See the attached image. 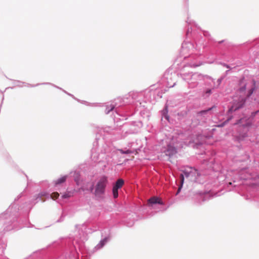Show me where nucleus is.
<instances>
[{"instance_id":"f03ea898","label":"nucleus","mask_w":259,"mask_h":259,"mask_svg":"<svg viewBox=\"0 0 259 259\" xmlns=\"http://www.w3.org/2000/svg\"><path fill=\"white\" fill-rule=\"evenodd\" d=\"M245 101L246 98L244 97H240L237 99H234L229 112H232L242 108L244 106Z\"/></svg>"},{"instance_id":"412c9836","label":"nucleus","mask_w":259,"mask_h":259,"mask_svg":"<svg viewBox=\"0 0 259 259\" xmlns=\"http://www.w3.org/2000/svg\"><path fill=\"white\" fill-rule=\"evenodd\" d=\"M252 81H253V84L254 85V84H255V82H254V80H253Z\"/></svg>"},{"instance_id":"f257e3e1","label":"nucleus","mask_w":259,"mask_h":259,"mask_svg":"<svg viewBox=\"0 0 259 259\" xmlns=\"http://www.w3.org/2000/svg\"><path fill=\"white\" fill-rule=\"evenodd\" d=\"M107 183V178L106 177H101L98 181L95 189L94 194L98 198H102L105 193V188Z\"/></svg>"},{"instance_id":"f8f14e48","label":"nucleus","mask_w":259,"mask_h":259,"mask_svg":"<svg viewBox=\"0 0 259 259\" xmlns=\"http://www.w3.org/2000/svg\"><path fill=\"white\" fill-rule=\"evenodd\" d=\"M114 106L113 105H110L109 107L107 106L106 109L105 110L106 114H108L110 111H112L114 109Z\"/></svg>"},{"instance_id":"1a4fd4ad","label":"nucleus","mask_w":259,"mask_h":259,"mask_svg":"<svg viewBox=\"0 0 259 259\" xmlns=\"http://www.w3.org/2000/svg\"><path fill=\"white\" fill-rule=\"evenodd\" d=\"M108 241L107 238H104L103 240H101L99 244L97 245L98 248H101L104 246V245L107 243Z\"/></svg>"},{"instance_id":"a211bd4d","label":"nucleus","mask_w":259,"mask_h":259,"mask_svg":"<svg viewBox=\"0 0 259 259\" xmlns=\"http://www.w3.org/2000/svg\"><path fill=\"white\" fill-rule=\"evenodd\" d=\"M184 174L186 177H188L190 175V173L187 171H184Z\"/></svg>"},{"instance_id":"20e7f679","label":"nucleus","mask_w":259,"mask_h":259,"mask_svg":"<svg viewBox=\"0 0 259 259\" xmlns=\"http://www.w3.org/2000/svg\"><path fill=\"white\" fill-rule=\"evenodd\" d=\"M177 152V151L176 147L171 145H168L166 149L164 151L165 155L168 156H172L176 154Z\"/></svg>"},{"instance_id":"7ed1b4c3","label":"nucleus","mask_w":259,"mask_h":259,"mask_svg":"<svg viewBox=\"0 0 259 259\" xmlns=\"http://www.w3.org/2000/svg\"><path fill=\"white\" fill-rule=\"evenodd\" d=\"M236 124H239L242 126L244 127H249L252 125L251 121L249 120V118L247 117H243L240 119L238 120L237 122L236 123Z\"/></svg>"},{"instance_id":"2eb2a0df","label":"nucleus","mask_w":259,"mask_h":259,"mask_svg":"<svg viewBox=\"0 0 259 259\" xmlns=\"http://www.w3.org/2000/svg\"><path fill=\"white\" fill-rule=\"evenodd\" d=\"M247 137V135L246 134H244L242 136H239L238 137V140L239 141H242L243 140H244V139L245 138H246Z\"/></svg>"},{"instance_id":"0eeeda50","label":"nucleus","mask_w":259,"mask_h":259,"mask_svg":"<svg viewBox=\"0 0 259 259\" xmlns=\"http://www.w3.org/2000/svg\"><path fill=\"white\" fill-rule=\"evenodd\" d=\"M148 202L151 204L159 203L161 204L160 199L157 197H153L148 200Z\"/></svg>"},{"instance_id":"f3484780","label":"nucleus","mask_w":259,"mask_h":259,"mask_svg":"<svg viewBox=\"0 0 259 259\" xmlns=\"http://www.w3.org/2000/svg\"><path fill=\"white\" fill-rule=\"evenodd\" d=\"M245 90H246V86H245V85H244L240 89V91L241 92H243L245 91Z\"/></svg>"},{"instance_id":"ddd939ff","label":"nucleus","mask_w":259,"mask_h":259,"mask_svg":"<svg viewBox=\"0 0 259 259\" xmlns=\"http://www.w3.org/2000/svg\"><path fill=\"white\" fill-rule=\"evenodd\" d=\"M59 196V194L58 192H53L51 195V197L52 199L55 200Z\"/></svg>"},{"instance_id":"6ab92c4d","label":"nucleus","mask_w":259,"mask_h":259,"mask_svg":"<svg viewBox=\"0 0 259 259\" xmlns=\"http://www.w3.org/2000/svg\"><path fill=\"white\" fill-rule=\"evenodd\" d=\"M210 109H210V108H209V109H208V110H202V111H200V112H199V113H200V114H203V113H206V112H207L208 111L210 110Z\"/></svg>"},{"instance_id":"39448f33","label":"nucleus","mask_w":259,"mask_h":259,"mask_svg":"<svg viewBox=\"0 0 259 259\" xmlns=\"http://www.w3.org/2000/svg\"><path fill=\"white\" fill-rule=\"evenodd\" d=\"M48 194L46 192H41L38 193L37 195L34 196L35 200L39 199L41 202H45L46 201V197H47Z\"/></svg>"},{"instance_id":"aec40b11","label":"nucleus","mask_w":259,"mask_h":259,"mask_svg":"<svg viewBox=\"0 0 259 259\" xmlns=\"http://www.w3.org/2000/svg\"><path fill=\"white\" fill-rule=\"evenodd\" d=\"M62 197L63 198H69L70 197V196L67 194H64L63 195H62Z\"/></svg>"},{"instance_id":"4468645a","label":"nucleus","mask_w":259,"mask_h":259,"mask_svg":"<svg viewBox=\"0 0 259 259\" xmlns=\"http://www.w3.org/2000/svg\"><path fill=\"white\" fill-rule=\"evenodd\" d=\"M119 151L122 154H130V153H133L132 151L131 150H127L126 151H123V150L120 149Z\"/></svg>"},{"instance_id":"9d476101","label":"nucleus","mask_w":259,"mask_h":259,"mask_svg":"<svg viewBox=\"0 0 259 259\" xmlns=\"http://www.w3.org/2000/svg\"><path fill=\"white\" fill-rule=\"evenodd\" d=\"M180 179H181V186L178 189V190L177 191V195L180 192V190H181V187H182V185L184 183V175L183 174H181L180 175Z\"/></svg>"},{"instance_id":"423d86ee","label":"nucleus","mask_w":259,"mask_h":259,"mask_svg":"<svg viewBox=\"0 0 259 259\" xmlns=\"http://www.w3.org/2000/svg\"><path fill=\"white\" fill-rule=\"evenodd\" d=\"M67 178V176H64L61 177L60 178L57 179L54 182L55 185L57 186L58 185H60L62 183H64L66 181Z\"/></svg>"},{"instance_id":"4be33fe9","label":"nucleus","mask_w":259,"mask_h":259,"mask_svg":"<svg viewBox=\"0 0 259 259\" xmlns=\"http://www.w3.org/2000/svg\"><path fill=\"white\" fill-rule=\"evenodd\" d=\"M223 125H218V126H223Z\"/></svg>"},{"instance_id":"dca6fc26","label":"nucleus","mask_w":259,"mask_h":259,"mask_svg":"<svg viewBox=\"0 0 259 259\" xmlns=\"http://www.w3.org/2000/svg\"><path fill=\"white\" fill-rule=\"evenodd\" d=\"M253 91L254 88H252L251 89H250L248 92L247 97H249L253 93Z\"/></svg>"},{"instance_id":"6e6552de","label":"nucleus","mask_w":259,"mask_h":259,"mask_svg":"<svg viewBox=\"0 0 259 259\" xmlns=\"http://www.w3.org/2000/svg\"><path fill=\"white\" fill-rule=\"evenodd\" d=\"M124 184V181L122 179H118L115 184L114 187L119 189L122 187Z\"/></svg>"},{"instance_id":"9b49d317","label":"nucleus","mask_w":259,"mask_h":259,"mask_svg":"<svg viewBox=\"0 0 259 259\" xmlns=\"http://www.w3.org/2000/svg\"><path fill=\"white\" fill-rule=\"evenodd\" d=\"M118 188H116L114 187L113 188L112 192H113V195L114 198H116L118 196Z\"/></svg>"}]
</instances>
